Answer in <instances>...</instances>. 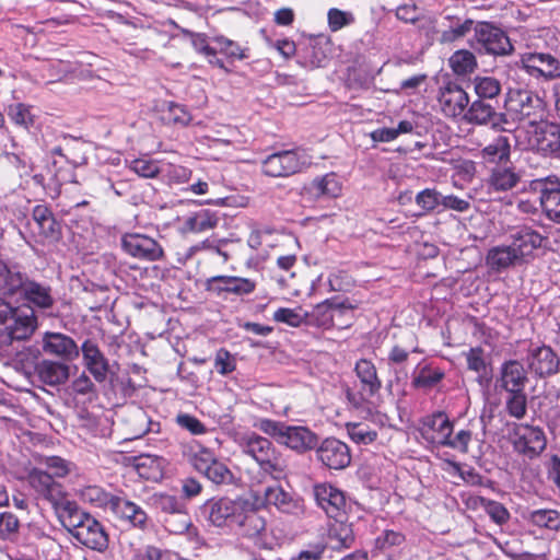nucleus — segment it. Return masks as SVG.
<instances>
[{"instance_id": "obj_1", "label": "nucleus", "mask_w": 560, "mask_h": 560, "mask_svg": "<svg viewBox=\"0 0 560 560\" xmlns=\"http://www.w3.org/2000/svg\"><path fill=\"white\" fill-rule=\"evenodd\" d=\"M59 521L68 533L82 546L98 552L108 548L109 536L104 525L77 502L70 504Z\"/></svg>"}, {"instance_id": "obj_2", "label": "nucleus", "mask_w": 560, "mask_h": 560, "mask_svg": "<svg viewBox=\"0 0 560 560\" xmlns=\"http://www.w3.org/2000/svg\"><path fill=\"white\" fill-rule=\"evenodd\" d=\"M254 427L279 444H283L298 453L311 451L318 443L317 435L306 427L288 425L282 421L269 418L258 419Z\"/></svg>"}, {"instance_id": "obj_3", "label": "nucleus", "mask_w": 560, "mask_h": 560, "mask_svg": "<svg viewBox=\"0 0 560 560\" xmlns=\"http://www.w3.org/2000/svg\"><path fill=\"white\" fill-rule=\"evenodd\" d=\"M306 150L295 147L267 155L260 165L261 173L271 178H287L304 172L311 165Z\"/></svg>"}, {"instance_id": "obj_4", "label": "nucleus", "mask_w": 560, "mask_h": 560, "mask_svg": "<svg viewBox=\"0 0 560 560\" xmlns=\"http://www.w3.org/2000/svg\"><path fill=\"white\" fill-rule=\"evenodd\" d=\"M30 488L35 493L36 499L47 501L59 517L75 501L68 498L62 483L57 481L47 470L34 467L26 476Z\"/></svg>"}, {"instance_id": "obj_5", "label": "nucleus", "mask_w": 560, "mask_h": 560, "mask_svg": "<svg viewBox=\"0 0 560 560\" xmlns=\"http://www.w3.org/2000/svg\"><path fill=\"white\" fill-rule=\"evenodd\" d=\"M35 328L36 317L32 310L24 314L0 296V343L11 345L14 340H25Z\"/></svg>"}, {"instance_id": "obj_6", "label": "nucleus", "mask_w": 560, "mask_h": 560, "mask_svg": "<svg viewBox=\"0 0 560 560\" xmlns=\"http://www.w3.org/2000/svg\"><path fill=\"white\" fill-rule=\"evenodd\" d=\"M314 495L317 505L329 518L340 523V530L345 533L342 546L349 547L353 542V535L349 526L345 525L347 520V500L345 493L329 483L314 486Z\"/></svg>"}, {"instance_id": "obj_7", "label": "nucleus", "mask_w": 560, "mask_h": 560, "mask_svg": "<svg viewBox=\"0 0 560 560\" xmlns=\"http://www.w3.org/2000/svg\"><path fill=\"white\" fill-rule=\"evenodd\" d=\"M244 452L252 456L260 469L279 479L285 469L280 453L267 438L252 433L244 439Z\"/></svg>"}, {"instance_id": "obj_8", "label": "nucleus", "mask_w": 560, "mask_h": 560, "mask_svg": "<svg viewBox=\"0 0 560 560\" xmlns=\"http://www.w3.org/2000/svg\"><path fill=\"white\" fill-rule=\"evenodd\" d=\"M357 305L351 303L349 299L340 300L337 296L327 299L314 306L311 313H305L310 325L323 328L325 330L331 328L345 329L351 326V316L349 320L336 323V316L348 315L354 311Z\"/></svg>"}, {"instance_id": "obj_9", "label": "nucleus", "mask_w": 560, "mask_h": 560, "mask_svg": "<svg viewBox=\"0 0 560 560\" xmlns=\"http://www.w3.org/2000/svg\"><path fill=\"white\" fill-rule=\"evenodd\" d=\"M354 373L360 381V392L354 393L348 388L346 397L352 407L360 409L365 401L380 394L383 382L375 364L368 359L362 358L355 362Z\"/></svg>"}, {"instance_id": "obj_10", "label": "nucleus", "mask_w": 560, "mask_h": 560, "mask_svg": "<svg viewBox=\"0 0 560 560\" xmlns=\"http://www.w3.org/2000/svg\"><path fill=\"white\" fill-rule=\"evenodd\" d=\"M475 39L479 50L489 55L504 56L513 50L509 36L488 22H481L475 27Z\"/></svg>"}, {"instance_id": "obj_11", "label": "nucleus", "mask_w": 560, "mask_h": 560, "mask_svg": "<svg viewBox=\"0 0 560 560\" xmlns=\"http://www.w3.org/2000/svg\"><path fill=\"white\" fill-rule=\"evenodd\" d=\"M121 247L126 254L139 260L156 261L164 257L163 247L158 241L139 233L122 235Z\"/></svg>"}, {"instance_id": "obj_12", "label": "nucleus", "mask_w": 560, "mask_h": 560, "mask_svg": "<svg viewBox=\"0 0 560 560\" xmlns=\"http://www.w3.org/2000/svg\"><path fill=\"white\" fill-rule=\"evenodd\" d=\"M512 439L514 450L528 458L538 456L547 444L542 430L528 424H516Z\"/></svg>"}, {"instance_id": "obj_13", "label": "nucleus", "mask_w": 560, "mask_h": 560, "mask_svg": "<svg viewBox=\"0 0 560 560\" xmlns=\"http://www.w3.org/2000/svg\"><path fill=\"white\" fill-rule=\"evenodd\" d=\"M464 120L470 125L489 126L495 131L505 130L508 124L505 113H499L497 109L483 100L474 101L464 113Z\"/></svg>"}, {"instance_id": "obj_14", "label": "nucleus", "mask_w": 560, "mask_h": 560, "mask_svg": "<svg viewBox=\"0 0 560 560\" xmlns=\"http://www.w3.org/2000/svg\"><path fill=\"white\" fill-rule=\"evenodd\" d=\"M256 280L237 276H213L206 281V290L218 296L225 294L249 295L256 290Z\"/></svg>"}, {"instance_id": "obj_15", "label": "nucleus", "mask_w": 560, "mask_h": 560, "mask_svg": "<svg viewBox=\"0 0 560 560\" xmlns=\"http://www.w3.org/2000/svg\"><path fill=\"white\" fill-rule=\"evenodd\" d=\"M79 349L82 352V364L85 370L95 382L105 383L110 372V364L97 341L91 338L85 339Z\"/></svg>"}, {"instance_id": "obj_16", "label": "nucleus", "mask_w": 560, "mask_h": 560, "mask_svg": "<svg viewBox=\"0 0 560 560\" xmlns=\"http://www.w3.org/2000/svg\"><path fill=\"white\" fill-rule=\"evenodd\" d=\"M317 459L327 468L341 470L351 463V452L349 446L336 439H325L316 448Z\"/></svg>"}, {"instance_id": "obj_17", "label": "nucleus", "mask_w": 560, "mask_h": 560, "mask_svg": "<svg viewBox=\"0 0 560 560\" xmlns=\"http://www.w3.org/2000/svg\"><path fill=\"white\" fill-rule=\"evenodd\" d=\"M113 515L131 527L145 529L149 516L141 505L129 500L122 490L117 491V498L110 509Z\"/></svg>"}, {"instance_id": "obj_18", "label": "nucleus", "mask_w": 560, "mask_h": 560, "mask_svg": "<svg viewBox=\"0 0 560 560\" xmlns=\"http://www.w3.org/2000/svg\"><path fill=\"white\" fill-rule=\"evenodd\" d=\"M540 106V100L526 90L511 91L505 101L506 116L513 120L522 121L536 116V108Z\"/></svg>"}, {"instance_id": "obj_19", "label": "nucleus", "mask_w": 560, "mask_h": 560, "mask_svg": "<svg viewBox=\"0 0 560 560\" xmlns=\"http://www.w3.org/2000/svg\"><path fill=\"white\" fill-rule=\"evenodd\" d=\"M540 190V206L548 219L560 222V179L552 175L534 182Z\"/></svg>"}, {"instance_id": "obj_20", "label": "nucleus", "mask_w": 560, "mask_h": 560, "mask_svg": "<svg viewBox=\"0 0 560 560\" xmlns=\"http://www.w3.org/2000/svg\"><path fill=\"white\" fill-rule=\"evenodd\" d=\"M529 144L544 155L557 154L560 151V125L549 121L536 125Z\"/></svg>"}, {"instance_id": "obj_21", "label": "nucleus", "mask_w": 560, "mask_h": 560, "mask_svg": "<svg viewBox=\"0 0 560 560\" xmlns=\"http://www.w3.org/2000/svg\"><path fill=\"white\" fill-rule=\"evenodd\" d=\"M454 424L443 411H436L424 417L421 421V435L430 443L443 446L450 433H453Z\"/></svg>"}, {"instance_id": "obj_22", "label": "nucleus", "mask_w": 560, "mask_h": 560, "mask_svg": "<svg viewBox=\"0 0 560 560\" xmlns=\"http://www.w3.org/2000/svg\"><path fill=\"white\" fill-rule=\"evenodd\" d=\"M438 102L445 116L456 117L463 114L468 106L469 96L457 83L447 82L440 88Z\"/></svg>"}, {"instance_id": "obj_23", "label": "nucleus", "mask_w": 560, "mask_h": 560, "mask_svg": "<svg viewBox=\"0 0 560 560\" xmlns=\"http://www.w3.org/2000/svg\"><path fill=\"white\" fill-rule=\"evenodd\" d=\"M32 219L37 226L39 243L58 242L61 238V224L48 206L36 205L32 210Z\"/></svg>"}, {"instance_id": "obj_24", "label": "nucleus", "mask_w": 560, "mask_h": 560, "mask_svg": "<svg viewBox=\"0 0 560 560\" xmlns=\"http://www.w3.org/2000/svg\"><path fill=\"white\" fill-rule=\"evenodd\" d=\"M243 502H237L229 498L211 499L206 502L205 508L208 511V520L214 526L235 525Z\"/></svg>"}, {"instance_id": "obj_25", "label": "nucleus", "mask_w": 560, "mask_h": 560, "mask_svg": "<svg viewBox=\"0 0 560 560\" xmlns=\"http://www.w3.org/2000/svg\"><path fill=\"white\" fill-rule=\"evenodd\" d=\"M264 500L267 505H273L281 513L296 516L304 513L303 500L293 497L278 483L265 488Z\"/></svg>"}, {"instance_id": "obj_26", "label": "nucleus", "mask_w": 560, "mask_h": 560, "mask_svg": "<svg viewBox=\"0 0 560 560\" xmlns=\"http://www.w3.org/2000/svg\"><path fill=\"white\" fill-rule=\"evenodd\" d=\"M523 67L528 73L546 79L560 77V61L550 54L529 52L522 56Z\"/></svg>"}, {"instance_id": "obj_27", "label": "nucleus", "mask_w": 560, "mask_h": 560, "mask_svg": "<svg viewBox=\"0 0 560 560\" xmlns=\"http://www.w3.org/2000/svg\"><path fill=\"white\" fill-rule=\"evenodd\" d=\"M43 350L65 361H72L80 354L75 341L61 332H46L43 338Z\"/></svg>"}, {"instance_id": "obj_28", "label": "nucleus", "mask_w": 560, "mask_h": 560, "mask_svg": "<svg viewBox=\"0 0 560 560\" xmlns=\"http://www.w3.org/2000/svg\"><path fill=\"white\" fill-rule=\"evenodd\" d=\"M28 276L20 270L18 265H8L0 261V292L3 296L12 298L22 294Z\"/></svg>"}, {"instance_id": "obj_29", "label": "nucleus", "mask_w": 560, "mask_h": 560, "mask_svg": "<svg viewBox=\"0 0 560 560\" xmlns=\"http://www.w3.org/2000/svg\"><path fill=\"white\" fill-rule=\"evenodd\" d=\"M528 365L539 376L557 373L560 360L550 347L541 346L529 350Z\"/></svg>"}, {"instance_id": "obj_30", "label": "nucleus", "mask_w": 560, "mask_h": 560, "mask_svg": "<svg viewBox=\"0 0 560 560\" xmlns=\"http://www.w3.org/2000/svg\"><path fill=\"white\" fill-rule=\"evenodd\" d=\"M235 525L241 528L244 536L256 537L266 529V518L258 509L244 501Z\"/></svg>"}, {"instance_id": "obj_31", "label": "nucleus", "mask_w": 560, "mask_h": 560, "mask_svg": "<svg viewBox=\"0 0 560 560\" xmlns=\"http://www.w3.org/2000/svg\"><path fill=\"white\" fill-rule=\"evenodd\" d=\"M499 382L506 392L524 390L527 376L523 364L515 360L504 362L500 369Z\"/></svg>"}, {"instance_id": "obj_32", "label": "nucleus", "mask_w": 560, "mask_h": 560, "mask_svg": "<svg viewBox=\"0 0 560 560\" xmlns=\"http://www.w3.org/2000/svg\"><path fill=\"white\" fill-rule=\"evenodd\" d=\"M35 373L42 383L57 386L68 380L69 366L62 362L42 360L36 363Z\"/></svg>"}, {"instance_id": "obj_33", "label": "nucleus", "mask_w": 560, "mask_h": 560, "mask_svg": "<svg viewBox=\"0 0 560 560\" xmlns=\"http://www.w3.org/2000/svg\"><path fill=\"white\" fill-rule=\"evenodd\" d=\"M512 248L521 260L541 246L542 236L530 228L523 226L512 235Z\"/></svg>"}, {"instance_id": "obj_34", "label": "nucleus", "mask_w": 560, "mask_h": 560, "mask_svg": "<svg viewBox=\"0 0 560 560\" xmlns=\"http://www.w3.org/2000/svg\"><path fill=\"white\" fill-rule=\"evenodd\" d=\"M308 191L317 199L337 198L341 195L342 184L338 175L330 172L315 177L310 184Z\"/></svg>"}, {"instance_id": "obj_35", "label": "nucleus", "mask_w": 560, "mask_h": 560, "mask_svg": "<svg viewBox=\"0 0 560 560\" xmlns=\"http://www.w3.org/2000/svg\"><path fill=\"white\" fill-rule=\"evenodd\" d=\"M133 466L142 479L158 481L163 477L164 459L160 456L141 454L133 458Z\"/></svg>"}, {"instance_id": "obj_36", "label": "nucleus", "mask_w": 560, "mask_h": 560, "mask_svg": "<svg viewBox=\"0 0 560 560\" xmlns=\"http://www.w3.org/2000/svg\"><path fill=\"white\" fill-rule=\"evenodd\" d=\"M79 497L84 503L104 511H110L117 498V492L112 493L101 486L89 485L80 489Z\"/></svg>"}, {"instance_id": "obj_37", "label": "nucleus", "mask_w": 560, "mask_h": 560, "mask_svg": "<svg viewBox=\"0 0 560 560\" xmlns=\"http://www.w3.org/2000/svg\"><path fill=\"white\" fill-rule=\"evenodd\" d=\"M445 378V371L434 365L433 363H427L421 366L413 376L411 386L416 389L432 390L438 388L439 384Z\"/></svg>"}, {"instance_id": "obj_38", "label": "nucleus", "mask_w": 560, "mask_h": 560, "mask_svg": "<svg viewBox=\"0 0 560 560\" xmlns=\"http://www.w3.org/2000/svg\"><path fill=\"white\" fill-rule=\"evenodd\" d=\"M21 295L31 304L43 310L50 308L54 305L50 287L32 279H28Z\"/></svg>"}, {"instance_id": "obj_39", "label": "nucleus", "mask_w": 560, "mask_h": 560, "mask_svg": "<svg viewBox=\"0 0 560 560\" xmlns=\"http://www.w3.org/2000/svg\"><path fill=\"white\" fill-rule=\"evenodd\" d=\"M521 180V175L513 167L497 166L488 179L489 187L494 191L513 189Z\"/></svg>"}, {"instance_id": "obj_40", "label": "nucleus", "mask_w": 560, "mask_h": 560, "mask_svg": "<svg viewBox=\"0 0 560 560\" xmlns=\"http://www.w3.org/2000/svg\"><path fill=\"white\" fill-rule=\"evenodd\" d=\"M481 158L488 163H505L511 156V143L506 136L500 135L486 145L481 152Z\"/></svg>"}, {"instance_id": "obj_41", "label": "nucleus", "mask_w": 560, "mask_h": 560, "mask_svg": "<svg viewBox=\"0 0 560 560\" xmlns=\"http://www.w3.org/2000/svg\"><path fill=\"white\" fill-rule=\"evenodd\" d=\"M50 153L52 156H58L70 165L69 170H63L62 165L58 166L61 161H52L54 178L56 184L58 186H62L66 183H77L74 173L77 161L72 160L60 145L52 148Z\"/></svg>"}, {"instance_id": "obj_42", "label": "nucleus", "mask_w": 560, "mask_h": 560, "mask_svg": "<svg viewBox=\"0 0 560 560\" xmlns=\"http://www.w3.org/2000/svg\"><path fill=\"white\" fill-rule=\"evenodd\" d=\"M183 454L200 474H203V471L207 470L214 460H217L214 454L209 448H206L198 443L186 445Z\"/></svg>"}, {"instance_id": "obj_43", "label": "nucleus", "mask_w": 560, "mask_h": 560, "mask_svg": "<svg viewBox=\"0 0 560 560\" xmlns=\"http://www.w3.org/2000/svg\"><path fill=\"white\" fill-rule=\"evenodd\" d=\"M520 260L511 245L493 247L487 254V265L497 271L506 269Z\"/></svg>"}, {"instance_id": "obj_44", "label": "nucleus", "mask_w": 560, "mask_h": 560, "mask_svg": "<svg viewBox=\"0 0 560 560\" xmlns=\"http://www.w3.org/2000/svg\"><path fill=\"white\" fill-rule=\"evenodd\" d=\"M211 42L218 46L219 54L223 55L230 61L249 58L248 47H242L237 42L224 35H215L211 38Z\"/></svg>"}, {"instance_id": "obj_45", "label": "nucleus", "mask_w": 560, "mask_h": 560, "mask_svg": "<svg viewBox=\"0 0 560 560\" xmlns=\"http://www.w3.org/2000/svg\"><path fill=\"white\" fill-rule=\"evenodd\" d=\"M218 223L219 218L214 212L202 209L186 219L185 228L189 232L201 233L214 229Z\"/></svg>"}, {"instance_id": "obj_46", "label": "nucleus", "mask_w": 560, "mask_h": 560, "mask_svg": "<svg viewBox=\"0 0 560 560\" xmlns=\"http://www.w3.org/2000/svg\"><path fill=\"white\" fill-rule=\"evenodd\" d=\"M448 66L456 75H467L477 68V59L471 51L459 49L450 57Z\"/></svg>"}, {"instance_id": "obj_47", "label": "nucleus", "mask_w": 560, "mask_h": 560, "mask_svg": "<svg viewBox=\"0 0 560 560\" xmlns=\"http://www.w3.org/2000/svg\"><path fill=\"white\" fill-rule=\"evenodd\" d=\"M415 129V124L410 120H401L396 128L382 127L373 130L370 133L374 142H392L400 135L411 133Z\"/></svg>"}, {"instance_id": "obj_48", "label": "nucleus", "mask_w": 560, "mask_h": 560, "mask_svg": "<svg viewBox=\"0 0 560 560\" xmlns=\"http://www.w3.org/2000/svg\"><path fill=\"white\" fill-rule=\"evenodd\" d=\"M346 430L349 438L357 444H371L378 436L377 431L365 422H347Z\"/></svg>"}, {"instance_id": "obj_49", "label": "nucleus", "mask_w": 560, "mask_h": 560, "mask_svg": "<svg viewBox=\"0 0 560 560\" xmlns=\"http://www.w3.org/2000/svg\"><path fill=\"white\" fill-rule=\"evenodd\" d=\"M152 505L167 516H176V513L186 509L185 504L176 497L167 493H154L151 497Z\"/></svg>"}, {"instance_id": "obj_50", "label": "nucleus", "mask_w": 560, "mask_h": 560, "mask_svg": "<svg viewBox=\"0 0 560 560\" xmlns=\"http://www.w3.org/2000/svg\"><path fill=\"white\" fill-rule=\"evenodd\" d=\"M8 116L13 124L25 129L31 128L35 122V116L32 114V106L24 103L9 105Z\"/></svg>"}, {"instance_id": "obj_51", "label": "nucleus", "mask_w": 560, "mask_h": 560, "mask_svg": "<svg viewBox=\"0 0 560 560\" xmlns=\"http://www.w3.org/2000/svg\"><path fill=\"white\" fill-rule=\"evenodd\" d=\"M126 164L130 171L143 178H156L161 172L158 161L145 156L126 161Z\"/></svg>"}, {"instance_id": "obj_52", "label": "nucleus", "mask_w": 560, "mask_h": 560, "mask_svg": "<svg viewBox=\"0 0 560 560\" xmlns=\"http://www.w3.org/2000/svg\"><path fill=\"white\" fill-rule=\"evenodd\" d=\"M406 541V536L401 532L385 529L374 540V549L378 552H385L394 547H399Z\"/></svg>"}, {"instance_id": "obj_53", "label": "nucleus", "mask_w": 560, "mask_h": 560, "mask_svg": "<svg viewBox=\"0 0 560 560\" xmlns=\"http://www.w3.org/2000/svg\"><path fill=\"white\" fill-rule=\"evenodd\" d=\"M505 409L510 417L522 419L527 411V397L524 390L508 392Z\"/></svg>"}, {"instance_id": "obj_54", "label": "nucleus", "mask_w": 560, "mask_h": 560, "mask_svg": "<svg viewBox=\"0 0 560 560\" xmlns=\"http://www.w3.org/2000/svg\"><path fill=\"white\" fill-rule=\"evenodd\" d=\"M474 83L479 100L494 98L501 92L500 82L491 77H476Z\"/></svg>"}, {"instance_id": "obj_55", "label": "nucleus", "mask_w": 560, "mask_h": 560, "mask_svg": "<svg viewBox=\"0 0 560 560\" xmlns=\"http://www.w3.org/2000/svg\"><path fill=\"white\" fill-rule=\"evenodd\" d=\"M20 530V521L12 512L0 513V540H14Z\"/></svg>"}, {"instance_id": "obj_56", "label": "nucleus", "mask_w": 560, "mask_h": 560, "mask_svg": "<svg viewBox=\"0 0 560 560\" xmlns=\"http://www.w3.org/2000/svg\"><path fill=\"white\" fill-rule=\"evenodd\" d=\"M530 521L538 527L556 532L560 528V518L556 510H536L532 512Z\"/></svg>"}, {"instance_id": "obj_57", "label": "nucleus", "mask_w": 560, "mask_h": 560, "mask_svg": "<svg viewBox=\"0 0 560 560\" xmlns=\"http://www.w3.org/2000/svg\"><path fill=\"white\" fill-rule=\"evenodd\" d=\"M211 482L215 485H229L233 480V474L228 468V466L218 459L211 464L207 468V470L203 471V474Z\"/></svg>"}, {"instance_id": "obj_58", "label": "nucleus", "mask_w": 560, "mask_h": 560, "mask_svg": "<svg viewBox=\"0 0 560 560\" xmlns=\"http://www.w3.org/2000/svg\"><path fill=\"white\" fill-rule=\"evenodd\" d=\"M131 560H177V553L155 546H145L138 549Z\"/></svg>"}, {"instance_id": "obj_59", "label": "nucleus", "mask_w": 560, "mask_h": 560, "mask_svg": "<svg viewBox=\"0 0 560 560\" xmlns=\"http://www.w3.org/2000/svg\"><path fill=\"white\" fill-rule=\"evenodd\" d=\"M467 369L479 375L486 374L487 361L485 357V350L481 347H472L466 353Z\"/></svg>"}, {"instance_id": "obj_60", "label": "nucleus", "mask_w": 560, "mask_h": 560, "mask_svg": "<svg viewBox=\"0 0 560 560\" xmlns=\"http://www.w3.org/2000/svg\"><path fill=\"white\" fill-rule=\"evenodd\" d=\"M300 311L301 308L279 307L275 311L272 318L275 322L285 324L290 327H300L306 318Z\"/></svg>"}, {"instance_id": "obj_61", "label": "nucleus", "mask_w": 560, "mask_h": 560, "mask_svg": "<svg viewBox=\"0 0 560 560\" xmlns=\"http://www.w3.org/2000/svg\"><path fill=\"white\" fill-rule=\"evenodd\" d=\"M472 25L474 21L470 19H466L462 23L452 25L448 30L442 32L440 42L443 44L454 43L465 37L471 31Z\"/></svg>"}, {"instance_id": "obj_62", "label": "nucleus", "mask_w": 560, "mask_h": 560, "mask_svg": "<svg viewBox=\"0 0 560 560\" xmlns=\"http://www.w3.org/2000/svg\"><path fill=\"white\" fill-rule=\"evenodd\" d=\"M190 525V516L186 509L176 513V516H166L164 518V526L172 534H183Z\"/></svg>"}, {"instance_id": "obj_63", "label": "nucleus", "mask_w": 560, "mask_h": 560, "mask_svg": "<svg viewBox=\"0 0 560 560\" xmlns=\"http://www.w3.org/2000/svg\"><path fill=\"white\" fill-rule=\"evenodd\" d=\"M472 433L470 430H459L455 434L450 433L443 447H450L460 453H467L469 443L471 442Z\"/></svg>"}, {"instance_id": "obj_64", "label": "nucleus", "mask_w": 560, "mask_h": 560, "mask_svg": "<svg viewBox=\"0 0 560 560\" xmlns=\"http://www.w3.org/2000/svg\"><path fill=\"white\" fill-rule=\"evenodd\" d=\"M214 368L221 375H228L235 371L236 360L225 348H220L215 352Z\"/></svg>"}]
</instances>
